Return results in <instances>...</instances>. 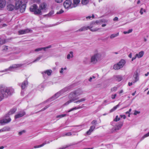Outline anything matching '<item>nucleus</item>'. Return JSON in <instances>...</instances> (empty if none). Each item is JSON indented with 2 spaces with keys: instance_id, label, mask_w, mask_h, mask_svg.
Here are the masks:
<instances>
[{
  "instance_id": "f257e3e1",
  "label": "nucleus",
  "mask_w": 149,
  "mask_h": 149,
  "mask_svg": "<svg viewBox=\"0 0 149 149\" xmlns=\"http://www.w3.org/2000/svg\"><path fill=\"white\" fill-rule=\"evenodd\" d=\"M47 5L45 3H41L39 6V8L36 4H33L31 6L30 8V11L33 12L36 15H41L42 14L41 10L45 9L47 7Z\"/></svg>"
},
{
  "instance_id": "f03ea898",
  "label": "nucleus",
  "mask_w": 149,
  "mask_h": 149,
  "mask_svg": "<svg viewBox=\"0 0 149 149\" xmlns=\"http://www.w3.org/2000/svg\"><path fill=\"white\" fill-rule=\"evenodd\" d=\"M14 92V90L12 87H7L3 86L1 88V91L0 92V102L5 97L7 96L8 95H11Z\"/></svg>"
},
{
  "instance_id": "7ed1b4c3",
  "label": "nucleus",
  "mask_w": 149,
  "mask_h": 149,
  "mask_svg": "<svg viewBox=\"0 0 149 149\" xmlns=\"http://www.w3.org/2000/svg\"><path fill=\"white\" fill-rule=\"evenodd\" d=\"M98 22L97 21L94 22H92L89 26H84L76 31V32H81L89 29L92 32H95L98 31L100 29L97 28Z\"/></svg>"
},
{
  "instance_id": "20e7f679",
  "label": "nucleus",
  "mask_w": 149,
  "mask_h": 149,
  "mask_svg": "<svg viewBox=\"0 0 149 149\" xmlns=\"http://www.w3.org/2000/svg\"><path fill=\"white\" fill-rule=\"evenodd\" d=\"M27 0H19L17 1L15 3V8L16 10L19 9L21 13L24 12L25 10L26 4Z\"/></svg>"
},
{
  "instance_id": "39448f33",
  "label": "nucleus",
  "mask_w": 149,
  "mask_h": 149,
  "mask_svg": "<svg viewBox=\"0 0 149 149\" xmlns=\"http://www.w3.org/2000/svg\"><path fill=\"white\" fill-rule=\"evenodd\" d=\"M71 88L70 86L66 87L65 88L58 92V93H56L54 96H53L51 99H52V100H54L56 99L59 96H61V95L63 94L66 92L68 91Z\"/></svg>"
},
{
  "instance_id": "423d86ee",
  "label": "nucleus",
  "mask_w": 149,
  "mask_h": 149,
  "mask_svg": "<svg viewBox=\"0 0 149 149\" xmlns=\"http://www.w3.org/2000/svg\"><path fill=\"white\" fill-rule=\"evenodd\" d=\"M102 54L97 53L92 56L91 58V62L93 64H95L97 61L101 59Z\"/></svg>"
},
{
  "instance_id": "0eeeda50",
  "label": "nucleus",
  "mask_w": 149,
  "mask_h": 149,
  "mask_svg": "<svg viewBox=\"0 0 149 149\" xmlns=\"http://www.w3.org/2000/svg\"><path fill=\"white\" fill-rule=\"evenodd\" d=\"M125 63V61L124 60H121L119 63L115 64L113 68L116 70H118L123 68Z\"/></svg>"
},
{
  "instance_id": "6e6552de",
  "label": "nucleus",
  "mask_w": 149,
  "mask_h": 149,
  "mask_svg": "<svg viewBox=\"0 0 149 149\" xmlns=\"http://www.w3.org/2000/svg\"><path fill=\"white\" fill-rule=\"evenodd\" d=\"M24 65V64H14L10 66L9 68L6 70V71H14L19 68L22 67Z\"/></svg>"
},
{
  "instance_id": "1a4fd4ad",
  "label": "nucleus",
  "mask_w": 149,
  "mask_h": 149,
  "mask_svg": "<svg viewBox=\"0 0 149 149\" xmlns=\"http://www.w3.org/2000/svg\"><path fill=\"white\" fill-rule=\"evenodd\" d=\"M64 7L65 9H71L73 8L72 1L70 0H66L63 3Z\"/></svg>"
},
{
  "instance_id": "9d476101",
  "label": "nucleus",
  "mask_w": 149,
  "mask_h": 149,
  "mask_svg": "<svg viewBox=\"0 0 149 149\" xmlns=\"http://www.w3.org/2000/svg\"><path fill=\"white\" fill-rule=\"evenodd\" d=\"M68 98L70 99L73 102L79 99V97H78L74 93L73 91L70 93L69 96Z\"/></svg>"
},
{
  "instance_id": "9b49d317",
  "label": "nucleus",
  "mask_w": 149,
  "mask_h": 149,
  "mask_svg": "<svg viewBox=\"0 0 149 149\" xmlns=\"http://www.w3.org/2000/svg\"><path fill=\"white\" fill-rule=\"evenodd\" d=\"M144 54V52L143 51H141L138 53L136 54L135 56L132 58V61H133L134 60H135L136 58H138L142 57Z\"/></svg>"
},
{
  "instance_id": "f8f14e48",
  "label": "nucleus",
  "mask_w": 149,
  "mask_h": 149,
  "mask_svg": "<svg viewBox=\"0 0 149 149\" xmlns=\"http://www.w3.org/2000/svg\"><path fill=\"white\" fill-rule=\"evenodd\" d=\"M11 120V118L9 117H7L2 120H0V125H3L5 124L8 123Z\"/></svg>"
},
{
  "instance_id": "ddd939ff",
  "label": "nucleus",
  "mask_w": 149,
  "mask_h": 149,
  "mask_svg": "<svg viewBox=\"0 0 149 149\" xmlns=\"http://www.w3.org/2000/svg\"><path fill=\"white\" fill-rule=\"evenodd\" d=\"M31 30L28 29L21 30L18 31V33L19 35H22L28 33Z\"/></svg>"
},
{
  "instance_id": "4468645a",
  "label": "nucleus",
  "mask_w": 149,
  "mask_h": 149,
  "mask_svg": "<svg viewBox=\"0 0 149 149\" xmlns=\"http://www.w3.org/2000/svg\"><path fill=\"white\" fill-rule=\"evenodd\" d=\"M73 91L78 97L82 94L83 93V91L80 88L78 89Z\"/></svg>"
},
{
  "instance_id": "2eb2a0df",
  "label": "nucleus",
  "mask_w": 149,
  "mask_h": 149,
  "mask_svg": "<svg viewBox=\"0 0 149 149\" xmlns=\"http://www.w3.org/2000/svg\"><path fill=\"white\" fill-rule=\"evenodd\" d=\"M134 80L133 83H134L138 81L139 80V75L137 71H136L135 72L134 75Z\"/></svg>"
},
{
  "instance_id": "dca6fc26",
  "label": "nucleus",
  "mask_w": 149,
  "mask_h": 149,
  "mask_svg": "<svg viewBox=\"0 0 149 149\" xmlns=\"http://www.w3.org/2000/svg\"><path fill=\"white\" fill-rule=\"evenodd\" d=\"M25 114V112L23 111H21L20 112L18 113L15 116V118H17L22 117Z\"/></svg>"
},
{
  "instance_id": "f3484780",
  "label": "nucleus",
  "mask_w": 149,
  "mask_h": 149,
  "mask_svg": "<svg viewBox=\"0 0 149 149\" xmlns=\"http://www.w3.org/2000/svg\"><path fill=\"white\" fill-rule=\"evenodd\" d=\"M52 72V71L51 70H48L41 72L43 76L44 77L45 74H47L48 76H50Z\"/></svg>"
},
{
  "instance_id": "a211bd4d",
  "label": "nucleus",
  "mask_w": 149,
  "mask_h": 149,
  "mask_svg": "<svg viewBox=\"0 0 149 149\" xmlns=\"http://www.w3.org/2000/svg\"><path fill=\"white\" fill-rule=\"evenodd\" d=\"M80 2V0H73V3L72 4V7L75 8L77 7Z\"/></svg>"
},
{
  "instance_id": "6ab92c4d",
  "label": "nucleus",
  "mask_w": 149,
  "mask_h": 149,
  "mask_svg": "<svg viewBox=\"0 0 149 149\" xmlns=\"http://www.w3.org/2000/svg\"><path fill=\"white\" fill-rule=\"evenodd\" d=\"M95 128V127L94 125H92L90 127V129L88 131L86 132V134L88 135L91 134V133L93 131Z\"/></svg>"
},
{
  "instance_id": "aec40b11",
  "label": "nucleus",
  "mask_w": 149,
  "mask_h": 149,
  "mask_svg": "<svg viewBox=\"0 0 149 149\" xmlns=\"http://www.w3.org/2000/svg\"><path fill=\"white\" fill-rule=\"evenodd\" d=\"M6 1L5 0H1L0 1V8H4L6 6Z\"/></svg>"
},
{
  "instance_id": "412c9836",
  "label": "nucleus",
  "mask_w": 149,
  "mask_h": 149,
  "mask_svg": "<svg viewBox=\"0 0 149 149\" xmlns=\"http://www.w3.org/2000/svg\"><path fill=\"white\" fill-rule=\"evenodd\" d=\"M15 8V6L11 4H8L7 6V9L9 11H12Z\"/></svg>"
},
{
  "instance_id": "4be33fe9",
  "label": "nucleus",
  "mask_w": 149,
  "mask_h": 149,
  "mask_svg": "<svg viewBox=\"0 0 149 149\" xmlns=\"http://www.w3.org/2000/svg\"><path fill=\"white\" fill-rule=\"evenodd\" d=\"M114 78L116 80L119 81L122 79V77L120 75H116L114 77Z\"/></svg>"
},
{
  "instance_id": "5701e85b",
  "label": "nucleus",
  "mask_w": 149,
  "mask_h": 149,
  "mask_svg": "<svg viewBox=\"0 0 149 149\" xmlns=\"http://www.w3.org/2000/svg\"><path fill=\"white\" fill-rule=\"evenodd\" d=\"M123 125V123H120L119 124L116 125V126L115 128V130H116L120 129L121 127Z\"/></svg>"
},
{
  "instance_id": "b1692460",
  "label": "nucleus",
  "mask_w": 149,
  "mask_h": 149,
  "mask_svg": "<svg viewBox=\"0 0 149 149\" xmlns=\"http://www.w3.org/2000/svg\"><path fill=\"white\" fill-rule=\"evenodd\" d=\"M73 52L72 51L70 52L67 55V58L69 59L71 58H72L73 57Z\"/></svg>"
},
{
  "instance_id": "393cba45",
  "label": "nucleus",
  "mask_w": 149,
  "mask_h": 149,
  "mask_svg": "<svg viewBox=\"0 0 149 149\" xmlns=\"http://www.w3.org/2000/svg\"><path fill=\"white\" fill-rule=\"evenodd\" d=\"M11 49L10 48H8V47L6 46H3V47L2 51L3 52H6L9 51Z\"/></svg>"
},
{
  "instance_id": "a878e982",
  "label": "nucleus",
  "mask_w": 149,
  "mask_h": 149,
  "mask_svg": "<svg viewBox=\"0 0 149 149\" xmlns=\"http://www.w3.org/2000/svg\"><path fill=\"white\" fill-rule=\"evenodd\" d=\"M49 141H47V142H45V143H43L42 144L38 145V146H34V148H39L40 147H42L43 146H44L45 144L49 143Z\"/></svg>"
},
{
  "instance_id": "bb28decb",
  "label": "nucleus",
  "mask_w": 149,
  "mask_h": 149,
  "mask_svg": "<svg viewBox=\"0 0 149 149\" xmlns=\"http://www.w3.org/2000/svg\"><path fill=\"white\" fill-rule=\"evenodd\" d=\"M82 108V107H81V106H79V107H75L73 108L70 109V110H68L67 111V112H71V111H74V110H77V109H81Z\"/></svg>"
},
{
  "instance_id": "cd10ccee",
  "label": "nucleus",
  "mask_w": 149,
  "mask_h": 149,
  "mask_svg": "<svg viewBox=\"0 0 149 149\" xmlns=\"http://www.w3.org/2000/svg\"><path fill=\"white\" fill-rule=\"evenodd\" d=\"M28 84L27 81H25L24 82L22 83V89H24L25 88L26 86Z\"/></svg>"
},
{
  "instance_id": "c85d7f7f",
  "label": "nucleus",
  "mask_w": 149,
  "mask_h": 149,
  "mask_svg": "<svg viewBox=\"0 0 149 149\" xmlns=\"http://www.w3.org/2000/svg\"><path fill=\"white\" fill-rule=\"evenodd\" d=\"M3 132H7L10 131V128L8 127H5L2 128Z\"/></svg>"
},
{
  "instance_id": "c756f323",
  "label": "nucleus",
  "mask_w": 149,
  "mask_h": 149,
  "mask_svg": "<svg viewBox=\"0 0 149 149\" xmlns=\"http://www.w3.org/2000/svg\"><path fill=\"white\" fill-rule=\"evenodd\" d=\"M17 109L16 108H14L11 109L8 113V114L11 115L14 113L16 111Z\"/></svg>"
},
{
  "instance_id": "7c9ffc66",
  "label": "nucleus",
  "mask_w": 149,
  "mask_h": 149,
  "mask_svg": "<svg viewBox=\"0 0 149 149\" xmlns=\"http://www.w3.org/2000/svg\"><path fill=\"white\" fill-rule=\"evenodd\" d=\"M89 2V0H81V3L83 5H86Z\"/></svg>"
},
{
  "instance_id": "2f4dec72",
  "label": "nucleus",
  "mask_w": 149,
  "mask_h": 149,
  "mask_svg": "<svg viewBox=\"0 0 149 149\" xmlns=\"http://www.w3.org/2000/svg\"><path fill=\"white\" fill-rule=\"evenodd\" d=\"M119 35V33H114L113 34H111L110 36V38L111 39H113L114 38L116 37L117 36H118Z\"/></svg>"
},
{
  "instance_id": "473e14b6",
  "label": "nucleus",
  "mask_w": 149,
  "mask_h": 149,
  "mask_svg": "<svg viewBox=\"0 0 149 149\" xmlns=\"http://www.w3.org/2000/svg\"><path fill=\"white\" fill-rule=\"evenodd\" d=\"M66 70V67H65L64 68H61V70L59 71V72L61 74H63L64 72V71Z\"/></svg>"
},
{
  "instance_id": "72a5a7b5",
  "label": "nucleus",
  "mask_w": 149,
  "mask_h": 149,
  "mask_svg": "<svg viewBox=\"0 0 149 149\" xmlns=\"http://www.w3.org/2000/svg\"><path fill=\"white\" fill-rule=\"evenodd\" d=\"M148 136H149V132H148L146 134L144 135L141 138V140H143L144 139V138L147 137Z\"/></svg>"
},
{
  "instance_id": "f704fd0d",
  "label": "nucleus",
  "mask_w": 149,
  "mask_h": 149,
  "mask_svg": "<svg viewBox=\"0 0 149 149\" xmlns=\"http://www.w3.org/2000/svg\"><path fill=\"white\" fill-rule=\"evenodd\" d=\"M95 76H93L89 78L88 79V81L90 82H91L93 81V79H95Z\"/></svg>"
},
{
  "instance_id": "c9c22d12",
  "label": "nucleus",
  "mask_w": 149,
  "mask_h": 149,
  "mask_svg": "<svg viewBox=\"0 0 149 149\" xmlns=\"http://www.w3.org/2000/svg\"><path fill=\"white\" fill-rule=\"evenodd\" d=\"M54 14V11L53 10H52L47 15H45V16H47L48 17H50Z\"/></svg>"
},
{
  "instance_id": "e433bc0d",
  "label": "nucleus",
  "mask_w": 149,
  "mask_h": 149,
  "mask_svg": "<svg viewBox=\"0 0 149 149\" xmlns=\"http://www.w3.org/2000/svg\"><path fill=\"white\" fill-rule=\"evenodd\" d=\"M66 116V114H62L61 115H58L56 116V118H61L62 117H64Z\"/></svg>"
},
{
  "instance_id": "4c0bfd02",
  "label": "nucleus",
  "mask_w": 149,
  "mask_h": 149,
  "mask_svg": "<svg viewBox=\"0 0 149 149\" xmlns=\"http://www.w3.org/2000/svg\"><path fill=\"white\" fill-rule=\"evenodd\" d=\"M119 104H118L116 106L114 107L111 110V112H112L116 109L119 106Z\"/></svg>"
},
{
  "instance_id": "58836bf2",
  "label": "nucleus",
  "mask_w": 149,
  "mask_h": 149,
  "mask_svg": "<svg viewBox=\"0 0 149 149\" xmlns=\"http://www.w3.org/2000/svg\"><path fill=\"white\" fill-rule=\"evenodd\" d=\"M146 12V11L145 9H143V8H141L140 9V13L142 15L143 14V12Z\"/></svg>"
},
{
  "instance_id": "ea45409f",
  "label": "nucleus",
  "mask_w": 149,
  "mask_h": 149,
  "mask_svg": "<svg viewBox=\"0 0 149 149\" xmlns=\"http://www.w3.org/2000/svg\"><path fill=\"white\" fill-rule=\"evenodd\" d=\"M132 29H130L129 30L127 31H125L123 32V33L124 34L129 33L132 32Z\"/></svg>"
},
{
  "instance_id": "a19ab883",
  "label": "nucleus",
  "mask_w": 149,
  "mask_h": 149,
  "mask_svg": "<svg viewBox=\"0 0 149 149\" xmlns=\"http://www.w3.org/2000/svg\"><path fill=\"white\" fill-rule=\"evenodd\" d=\"M70 100L68 101L67 102L65 103L64 104V105H67L69 104L70 103L73 102L70 99H69Z\"/></svg>"
},
{
  "instance_id": "79ce46f5",
  "label": "nucleus",
  "mask_w": 149,
  "mask_h": 149,
  "mask_svg": "<svg viewBox=\"0 0 149 149\" xmlns=\"http://www.w3.org/2000/svg\"><path fill=\"white\" fill-rule=\"evenodd\" d=\"M41 58V56H39L37 57L35 60L33 61L32 63H34L39 60Z\"/></svg>"
},
{
  "instance_id": "37998d69",
  "label": "nucleus",
  "mask_w": 149,
  "mask_h": 149,
  "mask_svg": "<svg viewBox=\"0 0 149 149\" xmlns=\"http://www.w3.org/2000/svg\"><path fill=\"white\" fill-rule=\"evenodd\" d=\"M117 89V88L116 87H113L111 88V92H115L116 91Z\"/></svg>"
},
{
  "instance_id": "c03bdc74",
  "label": "nucleus",
  "mask_w": 149,
  "mask_h": 149,
  "mask_svg": "<svg viewBox=\"0 0 149 149\" xmlns=\"http://www.w3.org/2000/svg\"><path fill=\"white\" fill-rule=\"evenodd\" d=\"M94 17V16L93 14L92 16H88L86 17V18L87 19H91V18H93Z\"/></svg>"
},
{
  "instance_id": "a18cd8bd",
  "label": "nucleus",
  "mask_w": 149,
  "mask_h": 149,
  "mask_svg": "<svg viewBox=\"0 0 149 149\" xmlns=\"http://www.w3.org/2000/svg\"><path fill=\"white\" fill-rule=\"evenodd\" d=\"M43 47L42 48H38L36 49L35 50V52H39V51H40L42 49H43Z\"/></svg>"
},
{
  "instance_id": "49530a36",
  "label": "nucleus",
  "mask_w": 149,
  "mask_h": 149,
  "mask_svg": "<svg viewBox=\"0 0 149 149\" xmlns=\"http://www.w3.org/2000/svg\"><path fill=\"white\" fill-rule=\"evenodd\" d=\"M91 124L93 125H94L95 126V125L97 124V121L96 120H93L91 122Z\"/></svg>"
},
{
  "instance_id": "de8ad7c7",
  "label": "nucleus",
  "mask_w": 149,
  "mask_h": 149,
  "mask_svg": "<svg viewBox=\"0 0 149 149\" xmlns=\"http://www.w3.org/2000/svg\"><path fill=\"white\" fill-rule=\"evenodd\" d=\"M140 113V111H138L136 110H135L134 111V115H136L138 114H139Z\"/></svg>"
},
{
  "instance_id": "09e8293b",
  "label": "nucleus",
  "mask_w": 149,
  "mask_h": 149,
  "mask_svg": "<svg viewBox=\"0 0 149 149\" xmlns=\"http://www.w3.org/2000/svg\"><path fill=\"white\" fill-rule=\"evenodd\" d=\"M120 120V118L119 117H118V116H116L114 120V121L116 122V121H119V120Z\"/></svg>"
},
{
  "instance_id": "8fccbe9b",
  "label": "nucleus",
  "mask_w": 149,
  "mask_h": 149,
  "mask_svg": "<svg viewBox=\"0 0 149 149\" xmlns=\"http://www.w3.org/2000/svg\"><path fill=\"white\" fill-rule=\"evenodd\" d=\"M72 134L71 132H68V133H66L65 134L63 135V136H69L71 135Z\"/></svg>"
},
{
  "instance_id": "3c124183",
  "label": "nucleus",
  "mask_w": 149,
  "mask_h": 149,
  "mask_svg": "<svg viewBox=\"0 0 149 149\" xmlns=\"http://www.w3.org/2000/svg\"><path fill=\"white\" fill-rule=\"evenodd\" d=\"M25 132V130H22V131L19 132L18 133V134H19V135H21L23 133H24Z\"/></svg>"
},
{
  "instance_id": "603ef678",
  "label": "nucleus",
  "mask_w": 149,
  "mask_h": 149,
  "mask_svg": "<svg viewBox=\"0 0 149 149\" xmlns=\"http://www.w3.org/2000/svg\"><path fill=\"white\" fill-rule=\"evenodd\" d=\"M49 105H47V106H46L45 107H44L41 110V111H43L44 110H45L47 109L49 107Z\"/></svg>"
},
{
  "instance_id": "864d4df0",
  "label": "nucleus",
  "mask_w": 149,
  "mask_h": 149,
  "mask_svg": "<svg viewBox=\"0 0 149 149\" xmlns=\"http://www.w3.org/2000/svg\"><path fill=\"white\" fill-rule=\"evenodd\" d=\"M38 88H40V90H42V88H44V86L42 85H40L39 86Z\"/></svg>"
},
{
  "instance_id": "5fc2aeb1",
  "label": "nucleus",
  "mask_w": 149,
  "mask_h": 149,
  "mask_svg": "<svg viewBox=\"0 0 149 149\" xmlns=\"http://www.w3.org/2000/svg\"><path fill=\"white\" fill-rule=\"evenodd\" d=\"M55 1L57 3H61L63 1V0H55Z\"/></svg>"
},
{
  "instance_id": "6e6d98bb",
  "label": "nucleus",
  "mask_w": 149,
  "mask_h": 149,
  "mask_svg": "<svg viewBox=\"0 0 149 149\" xmlns=\"http://www.w3.org/2000/svg\"><path fill=\"white\" fill-rule=\"evenodd\" d=\"M51 47V45H49L47 47H43V48H43V50H45L46 49L50 48Z\"/></svg>"
},
{
  "instance_id": "4d7b16f0",
  "label": "nucleus",
  "mask_w": 149,
  "mask_h": 149,
  "mask_svg": "<svg viewBox=\"0 0 149 149\" xmlns=\"http://www.w3.org/2000/svg\"><path fill=\"white\" fill-rule=\"evenodd\" d=\"M116 94H115L114 95H111V98L112 99H114L116 97Z\"/></svg>"
},
{
  "instance_id": "13d9d810",
  "label": "nucleus",
  "mask_w": 149,
  "mask_h": 149,
  "mask_svg": "<svg viewBox=\"0 0 149 149\" xmlns=\"http://www.w3.org/2000/svg\"><path fill=\"white\" fill-rule=\"evenodd\" d=\"M63 12V11L62 10H60L59 12L57 13V14H60L62 13Z\"/></svg>"
},
{
  "instance_id": "bf43d9fd",
  "label": "nucleus",
  "mask_w": 149,
  "mask_h": 149,
  "mask_svg": "<svg viewBox=\"0 0 149 149\" xmlns=\"http://www.w3.org/2000/svg\"><path fill=\"white\" fill-rule=\"evenodd\" d=\"M120 117L122 118H123L124 119H125L126 117V116L125 115H120Z\"/></svg>"
},
{
  "instance_id": "052dcab7",
  "label": "nucleus",
  "mask_w": 149,
  "mask_h": 149,
  "mask_svg": "<svg viewBox=\"0 0 149 149\" xmlns=\"http://www.w3.org/2000/svg\"><path fill=\"white\" fill-rule=\"evenodd\" d=\"M118 18L117 17H115L114 19H113V20L114 21H118Z\"/></svg>"
},
{
  "instance_id": "680f3d73",
  "label": "nucleus",
  "mask_w": 149,
  "mask_h": 149,
  "mask_svg": "<svg viewBox=\"0 0 149 149\" xmlns=\"http://www.w3.org/2000/svg\"><path fill=\"white\" fill-rule=\"evenodd\" d=\"M81 99V101L82 102H83V101H84L86 100V99L85 98H82V99Z\"/></svg>"
},
{
  "instance_id": "e2e57ef3",
  "label": "nucleus",
  "mask_w": 149,
  "mask_h": 149,
  "mask_svg": "<svg viewBox=\"0 0 149 149\" xmlns=\"http://www.w3.org/2000/svg\"><path fill=\"white\" fill-rule=\"evenodd\" d=\"M132 82H129L128 83V85L129 86H132Z\"/></svg>"
},
{
  "instance_id": "0e129e2a",
  "label": "nucleus",
  "mask_w": 149,
  "mask_h": 149,
  "mask_svg": "<svg viewBox=\"0 0 149 149\" xmlns=\"http://www.w3.org/2000/svg\"><path fill=\"white\" fill-rule=\"evenodd\" d=\"M128 56L130 58H131L132 57V53H130L129 56Z\"/></svg>"
},
{
  "instance_id": "69168bd1",
  "label": "nucleus",
  "mask_w": 149,
  "mask_h": 149,
  "mask_svg": "<svg viewBox=\"0 0 149 149\" xmlns=\"http://www.w3.org/2000/svg\"><path fill=\"white\" fill-rule=\"evenodd\" d=\"M74 102L75 103H80L79 101V100H77V101H75Z\"/></svg>"
},
{
  "instance_id": "338daca9",
  "label": "nucleus",
  "mask_w": 149,
  "mask_h": 149,
  "mask_svg": "<svg viewBox=\"0 0 149 149\" xmlns=\"http://www.w3.org/2000/svg\"><path fill=\"white\" fill-rule=\"evenodd\" d=\"M149 74V72H148L146 74H145V76H147Z\"/></svg>"
},
{
  "instance_id": "774afa93",
  "label": "nucleus",
  "mask_w": 149,
  "mask_h": 149,
  "mask_svg": "<svg viewBox=\"0 0 149 149\" xmlns=\"http://www.w3.org/2000/svg\"><path fill=\"white\" fill-rule=\"evenodd\" d=\"M123 90H121L119 92V93L121 94L123 93Z\"/></svg>"
}]
</instances>
